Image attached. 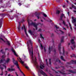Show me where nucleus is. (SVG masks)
<instances>
[{"label": "nucleus", "mask_w": 76, "mask_h": 76, "mask_svg": "<svg viewBox=\"0 0 76 76\" xmlns=\"http://www.w3.org/2000/svg\"><path fill=\"white\" fill-rule=\"evenodd\" d=\"M46 64L48 66V62H47V59H46Z\"/></svg>", "instance_id": "nucleus-44"}, {"label": "nucleus", "mask_w": 76, "mask_h": 76, "mask_svg": "<svg viewBox=\"0 0 76 76\" xmlns=\"http://www.w3.org/2000/svg\"><path fill=\"white\" fill-rule=\"evenodd\" d=\"M73 47L74 48H75V47H76V45H75L74 44H73Z\"/></svg>", "instance_id": "nucleus-43"}, {"label": "nucleus", "mask_w": 76, "mask_h": 76, "mask_svg": "<svg viewBox=\"0 0 76 76\" xmlns=\"http://www.w3.org/2000/svg\"><path fill=\"white\" fill-rule=\"evenodd\" d=\"M28 32L31 35H34V31H32L31 30H29L28 31Z\"/></svg>", "instance_id": "nucleus-16"}, {"label": "nucleus", "mask_w": 76, "mask_h": 76, "mask_svg": "<svg viewBox=\"0 0 76 76\" xmlns=\"http://www.w3.org/2000/svg\"><path fill=\"white\" fill-rule=\"evenodd\" d=\"M21 29L22 30H23V29H24V31L25 32V33L27 37H28V34H27V33L26 32V28H25V26L24 25L23 27H22L21 28Z\"/></svg>", "instance_id": "nucleus-5"}, {"label": "nucleus", "mask_w": 76, "mask_h": 76, "mask_svg": "<svg viewBox=\"0 0 76 76\" xmlns=\"http://www.w3.org/2000/svg\"><path fill=\"white\" fill-rule=\"evenodd\" d=\"M49 63L50 65H51V59H49Z\"/></svg>", "instance_id": "nucleus-34"}, {"label": "nucleus", "mask_w": 76, "mask_h": 76, "mask_svg": "<svg viewBox=\"0 0 76 76\" xmlns=\"http://www.w3.org/2000/svg\"><path fill=\"white\" fill-rule=\"evenodd\" d=\"M6 57V56L4 55H2L1 57L2 58V59H4V57Z\"/></svg>", "instance_id": "nucleus-33"}, {"label": "nucleus", "mask_w": 76, "mask_h": 76, "mask_svg": "<svg viewBox=\"0 0 76 76\" xmlns=\"http://www.w3.org/2000/svg\"><path fill=\"white\" fill-rule=\"evenodd\" d=\"M40 69H43L44 68V66L43 65L40 64Z\"/></svg>", "instance_id": "nucleus-22"}, {"label": "nucleus", "mask_w": 76, "mask_h": 76, "mask_svg": "<svg viewBox=\"0 0 76 76\" xmlns=\"http://www.w3.org/2000/svg\"><path fill=\"white\" fill-rule=\"evenodd\" d=\"M68 72H70V73H76V72H75L72 70H68Z\"/></svg>", "instance_id": "nucleus-18"}, {"label": "nucleus", "mask_w": 76, "mask_h": 76, "mask_svg": "<svg viewBox=\"0 0 76 76\" xmlns=\"http://www.w3.org/2000/svg\"><path fill=\"white\" fill-rule=\"evenodd\" d=\"M63 56H64V53H65V51H64V47H63Z\"/></svg>", "instance_id": "nucleus-29"}, {"label": "nucleus", "mask_w": 76, "mask_h": 76, "mask_svg": "<svg viewBox=\"0 0 76 76\" xmlns=\"http://www.w3.org/2000/svg\"><path fill=\"white\" fill-rule=\"evenodd\" d=\"M53 47H54V46H51V48L50 47V46H49V50L48 52L49 54H50L51 53V51L53 50Z\"/></svg>", "instance_id": "nucleus-7"}, {"label": "nucleus", "mask_w": 76, "mask_h": 76, "mask_svg": "<svg viewBox=\"0 0 76 76\" xmlns=\"http://www.w3.org/2000/svg\"><path fill=\"white\" fill-rule=\"evenodd\" d=\"M11 51L13 52L15 56H16V57H18V55L17 54H16V52H15V51L14 50V49H13V48H12L11 49Z\"/></svg>", "instance_id": "nucleus-9"}, {"label": "nucleus", "mask_w": 76, "mask_h": 76, "mask_svg": "<svg viewBox=\"0 0 76 76\" xmlns=\"http://www.w3.org/2000/svg\"><path fill=\"white\" fill-rule=\"evenodd\" d=\"M56 10H61V8L57 7H56Z\"/></svg>", "instance_id": "nucleus-37"}, {"label": "nucleus", "mask_w": 76, "mask_h": 76, "mask_svg": "<svg viewBox=\"0 0 76 76\" xmlns=\"http://www.w3.org/2000/svg\"><path fill=\"white\" fill-rule=\"evenodd\" d=\"M53 70V71H54V72H55V73H58V72L56 71L55 70H54V69H52Z\"/></svg>", "instance_id": "nucleus-45"}, {"label": "nucleus", "mask_w": 76, "mask_h": 76, "mask_svg": "<svg viewBox=\"0 0 76 76\" xmlns=\"http://www.w3.org/2000/svg\"><path fill=\"white\" fill-rule=\"evenodd\" d=\"M53 51L55 53V54H56V49H54L53 50Z\"/></svg>", "instance_id": "nucleus-39"}, {"label": "nucleus", "mask_w": 76, "mask_h": 76, "mask_svg": "<svg viewBox=\"0 0 76 76\" xmlns=\"http://www.w3.org/2000/svg\"><path fill=\"white\" fill-rule=\"evenodd\" d=\"M44 51L45 53V52H46V51H47V50L45 49V48H44Z\"/></svg>", "instance_id": "nucleus-51"}, {"label": "nucleus", "mask_w": 76, "mask_h": 76, "mask_svg": "<svg viewBox=\"0 0 76 76\" xmlns=\"http://www.w3.org/2000/svg\"><path fill=\"white\" fill-rule=\"evenodd\" d=\"M60 13V11L59 10H56V15H59Z\"/></svg>", "instance_id": "nucleus-14"}, {"label": "nucleus", "mask_w": 76, "mask_h": 76, "mask_svg": "<svg viewBox=\"0 0 76 76\" xmlns=\"http://www.w3.org/2000/svg\"><path fill=\"white\" fill-rule=\"evenodd\" d=\"M71 6L72 7H73V8H74V9H76V7H75V5H73V4H72Z\"/></svg>", "instance_id": "nucleus-27"}, {"label": "nucleus", "mask_w": 76, "mask_h": 76, "mask_svg": "<svg viewBox=\"0 0 76 76\" xmlns=\"http://www.w3.org/2000/svg\"><path fill=\"white\" fill-rule=\"evenodd\" d=\"M76 64V60L73 61L72 60L70 62H67L66 64Z\"/></svg>", "instance_id": "nucleus-6"}, {"label": "nucleus", "mask_w": 76, "mask_h": 76, "mask_svg": "<svg viewBox=\"0 0 76 76\" xmlns=\"http://www.w3.org/2000/svg\"><path fill=\"white\" fill-rule=\"evenodd\" d=\"M40 46L42 48H43V46H42V44H41V43L40 44Z\"/></svg>", "instance_id": "nucleus-50"}, {"label": "nucleus", "mask_w": 76, "mask_h": 76, "mask_svg": "<svg viewBox=\"0 0 76 76\" xmlns=\"http://www.w3.org/2000/svg\"><path fill=\"white\" fill-rule=\"evenodd\" d=\"M56 61L57 62H58V61L59 63H61V61H60V60H59L58 59H56Z\"/></svg>", "instance_id": "nucleus-32"}, {"label": "nucleus", "mask_w": 76, "mask_h": 76, "mask_svg": "<svg viewBox=\"0 0 76 76\" xmlns=\"http://www.w3.org/2000/svg\"><path fill=\"white\" fill-rule=\"evenodd\" d=\"M71 43L72 44H75V42H74V39H72L71 40Z\"/></svg>", "instance_id": "nucleus-24"}, {"label": "nucleus", "mask_w": 76, "mask_h": 76, "mask_svg": "<svg viewBox=\"0 0 76 76\" xmlns=\"http://www.w3.org/2000/svg\"><path fill=\"white\" fill-rule=\"evenodd\" d=\"M64 37L63 36L61 39V42H64Z\"/></svg>", "instance_id": "nucleus-20"}, {"label": "nucleus", "mask_w": 76, "mask_h": 76, "mask_svg": "<svg viewBox=\"0 0 76 76\" xmlns=\"http://www.w3.org/2000/svg\"><path fill=\"white\" fill-rule=\"evenodd\" d=\"M22 74L23 75V76H26L25 75V74L23 73H23H22Z\"/></svg>", "instance_id": "nucleus-62"}, {"label": "nucleus", "mask_w": 76, "mask_h": 76, "mask_svg": "<svg viewBox=\"0 0 76 76\" xmlns=\"http://www.w3.org/2000/svg\"><path fill=\"white\" fill-rule=\"evenodd\" d=\"M64 16V14H61L60 17L61 18H63Z\"/></svg>", "instance_id": "nucleus-36"}, {"label": "nucleus", "mask_w": 76, "mask_h": 76, "mask_svg": "<svg viewBox=\"0 0 76 76\" xmlns=\"http://www.w3.org/2000/svg\"><path fill=\"white\" fill-rule=\"evenodd\" d=\"M25 22V20H24L23 19H22V20L20 21V22H19V24H20V23H22V22Z\"/></svg>", "instance_id": "nucleus-30"}, {"label": "nucleus", "mask_w": 76, "mask_h": 76, "mask_svg": "<svg viewBox=\"0 0 76 76\" xmlns=\"http://www.w3.org/2000/svg\"><path fill=\"white\" fill-rule=\"evenodd\" d=\"M73 12H74V13H76V10H73Z\"/></svg>", "instance_id": "nucleus-60"}, {"label": "nucleus", "mask_w": 76, "mask_h": 76, "mask_svg": "<svg viewBox=\"0 0 76 76\" xmlns=\"http://www.w3.org/2000/svg\"><path fill=\"white\" fill-rule=\"evenodd\" d=\"M2 53L3 54H4V55H5V52H2Z\"/></svg>", "instance_id": "nucleus-63"}, {"label": "nucleus", "mask_w": 76, "mask_h": 76, "mask_svg": "<svg viewBox=\"0 0 76 76\" xmlns=\"http://www.w3.org/2000/svg\"><path fill=\"white\" fill-rule=\"evenodd\" d=\"M61 43H60L58 46V50H59V53L60 54H61Z\"/></svg>", "instance_id": "nucleus-8"}, {"label": "nucleus", "mask_w": 76, "mask_h": 76, "mask_svg": "<svg viewBox=\"0 0 76 76\" xmlns=\"http://www.w3.org/2000/svg\"><path fill=\"white\" fill-rule=\"evenodd\" d=\"M55 26L56 29H58V28H59V27H57L56 25H55Z\"/></svg>", "instance_id": "nucleus-41"}, {"label": "nucleus", "mask_w": 76, "mask_h": 76, "mask_svg": "<svg viewBox=\"0 0 76 76\" xmlns=\"http://www.w3.org/2000/svg\"><path fill=\"white\" fill-rule=\"evenodd\" d=\"M43 15L44 16H45V17H47V15H46L45 14H43Z\"/></svg>", "instance_id": "nucleus-49"}, {"label": "nucleus", "mask_w": 76, "mask_h": 76, "mask_svg": "<svg viewBox=\"0 0 76 76\" xmlns=\"http://www.w3.org/2000/svg\"><path fill=\"white\" fill-rule=\"evenodd\" d=\"M0 75L1 76H3V70L1 71V73L0 74Z\"/></svg>", "instance_id": "nucleus-35"}, {"label": "nucleus", "mask_w": 76, "mask_h": 76, "mask_svg": "<svg viewBox=\"0 0 76 76\" xmlns=\"http://www.w3.org/2000/svg\"><path fill=\"white\" fill-rule=\"evenodd\" d=\"M28 25V27H30V26H33L35 28H36V30H37L38 29V24H36L35 23L32 22V20L28 19L27 20Z\"/></svg>", "instance_id": "nucleus-2"}, {"label": "nucleus", "mask_w": 76, "mask_h": 76, "mask_svg": "<svg viewBox=\"0 0 76 76\" xmlns=\"http://www.w3.org/2000/svg\"><path fill=\"white\" fill-rule=\"evenodd\" d=\"M27 45L28 46V51L29 54L31 56L32 60L34 64L37 66V58L35 57V59L34 60V53H33V48L32 47V45L33 44V42L31 41V40H29L27 42Z\"/></svg>", "instance_id": "nucleus-1"}, {"label": "nucleus", "mask_w": 76, "mask_h": 76, "mask_svg": "<svg viewBox=\"0 0 76 76\" xmlns=\"http://www.w3.org/2000/svg\"><path fill=\"white\" fill-rule=\"evenodd\" d=\"M67 22L68 23H69V27H70V29L71 30V31H72V26H71V24H70V22L69 21V20H67Z\"/></svg>", "instance_id": "nucleus-19"}, {"label": "nucleus", "mask_w": 76, "mask_h": 76, "mask_svg": "<svg viewBox=\"0 0 76 76\" xmlns=\"http://www.w3.org/2000/svg\"><path fill=\"white\" fill-rule=\"evenodd\" d=\"M54 36V34L52 33L51 34V37H53Z\"/></svg>", "instance_id": "nucleus-48"}, {"label": "nucleus", "mask_w": 76, "mask_h": 76, "mask_svg": "<svg viewBox=\"0 0 76 76\" xmlns=\"http://www.w3.org/2000/svg\"><path fill=\"white\" fill-rule=\"evenodd\" d=\"M9 61H10V58H8L7 59V60L6 61V63H8L9 62Z\"/></svg>", "instance_id": "nucleus-26"}, {"label": "nucleus", "mask_w": 76, "mask_h": 76, "mask_svg": "<svg viewBox=\"0 0 76 76\" xmlns=\"http://www.w3.org/2000/svg\"><path fill=\"white\" fill-rule=\"evenodd\" d=\"M20 24L18 25L17 27L18 29V32H20Z\"/></svg>", "instance_id": "nucleus-17"}, {"label": "nucleus", "mask_w": 76, "mask_h": 76, "mask_svg": "<svg viewBox=\"0 0 76 76\" xmlns=\"http://www.w3.org/2000/svg\"><path fill=\"white\" fill-rule=\"evenodd\" d=\"M0 69H1L2 70H3L4 69L3 67H0Z\"/></svg>", "instance_id": "nucleus-54"}, {"label": "nucleus", "mask_w": 76, "mask_h": 76, "mask_svg": "<svg viewBox=\"0 0 76 76\" xmlns=\"http://www.w3.org/2000/svg\"><path fill=\"white\" fill-rule=\"evenodd\" d=\"M60 67H62V68H63V69H64V67L63 66H58V67H56L55 68L56 69H60Z\"/></svg>", "instance_id": "nucleus-15"}, {"label": "nucleus", "mask_w": 76, "mask_h": 76, "mask_svg": "<svg viewBox=\"0 0 76 76\" xmlns=\"http://www.w3.org/2000/svg\"><path fill=\"white\" fill-rule=\"evenodd\" d=\"M3 18H1L0 19V29L2 26V23H3Z\"/></svg>", "instance_id": "nucleus-10"}, {"label": "nucleus", "mask_w": 76, "mask_h": 76, "mask_svg": "<svg viewBox=\"0 0 76 76\" xmlns=\"http://www.w3.org/2000/svg\"><path fill=\"white\" fill-rule=\"evenodd\" d=\"M7 7V5H4L3 6V7Z\"/></svg>", "instance_id": "nucleus-58"}, {"label": "nucleus", "mask_w": 76, "mask_h": 76, "mask_svg": "<svg viewBox=\"0 0 76 76\" xmlns=\"http://www.w3.org/2000/svg\"><path fill=\"white\" fill-rule=\"evenodd\" d=\"M66 67H69V65H66Z\"/></svg>", "instance_id": "nucleus-59"}, {"label": "nucleus", "mask_w": 76, "mask_h": 76, "mask_svg": "<svg viewBox=\"0 0 76 76\" xmlns=\"http://www.w3.org/2000/svg\"><path fill=\"white\" fill-rule=\"evenodd\" d=\"M11 76V75L10 74H9L7 76Z\"/></svg>", "instance_id": "nucleus-64"}, {"label": "nucleus", "mask_w": 76, "mask_h": 76, "mask_svg": "<svg viewBox=\"0 0 76 76\" xmlns=\"http://www.w3.org/2000/svg\"><path fill=\"white\" fill-rule=\"evenodd\" d=\"M0 39L2 41H3L4 42H6V41H4V40L2 38H0Z\"/></svg>", "instance_id": "nucleus-38"}, {"label": "nucleus", "mask_w": 76, "mask_h": 76, "mask_svg": "<svg viewBox=\"0 0 76 76\" xmlns=\"http://www.w3.org/2000/svg\"><path fill=\"white\" fill-rule=\"evenodd\" d=\"M40 37L41 38H42L43 39H44V38L43 37H42V34H40Z\"/></svg>", "instance_id": "nucleus-31"}, {"label": "nucleus", "mask_w": 76, "mask_h": 76, "mask_svg": "<svg viewBox=\"0 0 76 76\" xmlns=\"http://www.w3.org/2000/svg\"><path fill=\"white\" fill-rule=\"evenodd\" d=\"M8 71L9 72H13V71H15V68H8L7 69Z\"/></svg>", "instance_id": "nucleus-11"}, {"label": "nucleus", "mask_w": 76, "mask_h": 76, "mask_svg": "<svg viewBox=\"0 0 76 76\" xmlns=\"http://www.w3.org/2000/svg\"><path fill=\"white\" fill-rule=\"evenodd\" d=\"M72 22L73 23H76V18H75V19H74V17H72Z\"/></svg>", "instance_id": "nucleus-12"}, {"label": "nucleus", "mask_w": 76, "mask_h": 76, "mask_svg": "<svg viewBox=\"0 0 76 76\" xmlns=\"http://www.w3.org/2000/svg\"><path fill=\"white\" fill-rule=\"evenodd\" d=\"M3 2V0H0V3H2Z\"/></svg>", "instance_id": "nucleus-57"}, {"label": "nucleus", "mask_w": 76, "mask_h": 76, "mask_svg": "<svg viewBox=\"0 0 76 76\" xmlns=\"http://www.w3.org/2000/svg\"><path fill=\"white\" fill-rule=\"evenodd\" d=\"M14 64L17 67L18 69L19 70L20 72L21 73H23V72H22V71H21V70L20 69V68H19V64H18V61H16L15 62H14Z\"/></svg>", "instance_id": "nucleus-3"}, {"label": "nucleus", "mask_w": 76, "mask_h": 76, "mask_svg": "<svg viewBox=\"0 0 76 76\" xmlns=\"http://www.w3.org/2000/svg\"><path fill=\"white\" fill-rule=\"evenodd\" d=\"M18 4L19 5V6H21L22 4L21 3V2H20L19 3H18Z\"/></svg>", "instance_id": "nucleus-42"}, {"label": "nucleus", "mask_w": 76, "mask_h": 76, "mask_svg": "<svg viewBox=\"0 0 76 76\" xmlns=\"http://www.w3.org/2000/svg\"><path fill=\"white\" fill-rule=\"evenodd\" d=\"M13 67H14V65H12L11 66V68H13Z\"/></svg>", "instance_id": "nucleus-53"}, {"label": "nucleus", "mask_w": 76, "mask_h": 76, "mask_svg": "<svg viewBox=\"0 0 76 76\" xmlns=\"http://www.w3.org/2000/svg\"><path fill=\"white\" fill-rule=\"evenodd\" d=\"M6 11H7V10H3L2 11V12H6Z\"/></svg>", "instance_id": "nucleus-52"}, {"label": "nucleus", "mask_w": 76, "mask_h": 76, "mask_svg": "<svg viewBox=\"0 0 76 76\" xmlns=\"http://www.w3.org/2000/svg\"><path fill=\"white\" fill-rule=\"evenodd\" d=\"M69 13H70V12H68L67 13L68 15V16H69Z\"/></svg>", "instance_id": "nucleus-61"}, {"label": "nucleus", "mask_w": 76, "mask_h": 76, "mask_svg": "<svg viewBox=\"0 0 76 76\" xmlns=\"http://www.w3.org/2000/svg\"><path fill=\"white\" fill-rule=\"evenodd\" d=\"M35 15H36V16H37V19H39L40 18V16L41 13L39 12H36L35 13Z\"/></svg>", "instance_id": "nucleus-4"}, {"label": "nucleus", "mask_w": 76, "mask_h": 76, "mask_svg": "<svg viewBox=\"0 0 76 76\" xmlns=\"http://www.w3.org/2000/svg\"><path fill=\"white\" fill-rule=\"evenodd\" d=\"M26 69H27L28 70H29V67H28L27 66H26Z\"/></svg>", "instance_id": "nucleus-47"}, {"label": "nucleus", "mask_w": 76, "mask_h": 76, "mask_svg": "<svg viewBox=\"0 0 76 76\" xmlns=\"http://www.w3.org/2000/svg\"><path fill=\"white\" fill-rule=\"evenodd\" d=\"M6 42H7V44H8V45L10 46V42H9L8 40L6 41Z\"/></svg>", "instance_id": "nucleus-28"}, {"label": "nucleus", "mask_w": 76, "mask_h": 76, "mask_svg": "<svg viewBox=\"0 0 76 76\" xmlns=\"http://www.w3.org/2000/svg\"><path fill=\"white\" fill-rule=\"evenodd\" d=\"M58 72H59V73H61V74H62V75H63V76H66V73H63V72H61L60 71H58Z\"/></svg>", "instance_id": "nucleus-13"}, {"label": "nucleus", "mask_w": 76, "mask_h": 76, "mask_svg": "<svg viewBox=\"0 0 76 76\" xmlns=\"http://www.w3.org/2000/svg\"><path fill=\"white\" fill-rule=\"evenodd\" d=\"M38 31H39V32H41V29L40 28H39Z\"/></svg>", "instance_id": "nucleus-56"}, {"label": "nucleus", "mask_w": 76, "mask_h": 76, "mask_svg": "<svg viewBox=\"0 0 76 76\" xmlns=\"http://www.w3.org/2000/svg\"><path fill=\"white\" fill-rule=\"evenodd\" d=\"M60 20H63V18L62 17H60Z\"/></svg>", "instance_id": "nucleus-46"}, {"label": "nucleus", "mask_w": 76, "mask_h": 76, "mask_svg": "<svg viewBox=\"0 0 76 76\" xmlns=\"http://www.w3.org/2000/svg\"><path fill=\"white\" fill-rule=\"evenodd\" d=\"M60 58L63 61H66V60H65V59H64V58H63V56H61Z\"/></svg>", "instance_id": "nucleus-23"}, {"label": "nucleus", "mask_w": 76, "mask_h": 76, "mask_svg": "<svg viewBox=\"0 0 76 76\" xmlns=\"http://www.w3.org/2000/svg\"><path fill=\"white\" fill-rule=\"evenodd\" d=\"M20 63H21V64H23V63H24V62H23V61H20Z\"/></svg>", "instance_id": "nucleus-40"}, {"label": "nucleus", "mask_w": 76, "mask_h": 76, "mask_svg": "<svg viewBox=\"0 0 76 76\" xmlns=\"http://www.w3.org/2000/svg\"><path fill=\"white\" fill-rule=\"evenodd\" d=\"M63 24L64 25V26H66L67 28H69V27L68 26V25L67 24L66 25V23H65V22L64 21H63Z\"/></svg>", "instance_id": "nucleus-25"}, {"label": "nucleus", "mask_w": 76, "mask_h": 76, "mask_svg": "<svg viewBox=\"0 0 76 76\" xmlns=\"http://www.w3.org/2000/svg\"><path fill=\"white\" fill-rule=\"evenodd\" d=\"M1 15L2 16H4V14H1Z\"/></svg>", "instance_id": "nucleus-55"}, {"label": "nucleus", "mask_w": 76, "mask_h": 76, "mask_svg": "<svg viewBox=\"0 0 76 76\" xmlns=\"http://www.w3.org/2000/svg\"><path fill=\"white\" fill-rule=\"evenodd\" d=\"M5 61V59H1L0 61V64L2 63H3V61Z\"/></svg>", "instance_id": "nucleus-21"}]
</instances>
